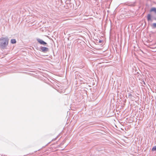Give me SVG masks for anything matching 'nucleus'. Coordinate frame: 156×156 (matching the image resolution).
<instances>
[{"mask_svg": "<svg viewBox=\"0 0 156 156\" xmlns=\"http://www.w3.org/2000/svg\"><path fill=\"white\" fill-rule=\"evenodd\" d=\"M37 40L38 42L41 45H44L45 46L47 44V43L40 38H37Z\"/></svg>", "mask_w": 156, "mask_h": 156, "instance_id": "4", "label": "nucleus"}, {"mask_svg": "<svg viewBox=\"0 0 156 156\" xmlns=\"http://www.w3.org/2000/svg\"><path fill=\"white\" fill-rule=\"evenodd\" d=\"M9 42V39L8 37H2L0 38V47L4 49L8 45Z\"/></svg>", "mask_w": 156, "mask_h": 156, "instance_id": "1", "label": "nucleus"}, {"mask_svg": "<svg viewBox=\"0 0 156 156\" xmlns=\"http://www.w3.org/2000/svg\"><path fill=\"white\" fill-rule=\"evenodd\" d=\"M16 41L15 39H12L11 40V43L12 44H16Z\"/></svg>", "mask_w": 156, "mask_h": 156, "instance_id": "6", "label": "nucleus"}, {"mask_svg": "<svg viewBox=\"0 0 156 156\" xmlns=\"http://www.w3.org/2000/svg\"><path fill=\"white\" fill-rule=\"evenodd\" d=\"M152 151H156V146H154L152 149L151 150Z\"/></svg>", "mask_w": 156, "mask_h": 156, "instance_id": "8", "label": "nucleus"}, {"mask_svg": "<svg viewBox=\"0 0 156 156\" xmlns=\"http://www.w3.org/2000/svg\"><path fill=\"white\" fill-rule=\"evenodd\" d=\"M150 12H153L156 14V8L152 7L150 10Z\"/></svg>", "mask_w": 156, "mask_h": 156, "instance_id": "5", "label": "nucleus"}, {"mask_svg": "<svg viewBox=\"0 0 156 156\" xmlns=\"http://www.w3.org/2000/svg\"><path fill=\"white\" fill-rule=\"evenodd\" d=\"M152 27L153 28H156V23H153L151 25Z\"/></svg>", "mask_w": 156, "mask_h": 156, "instance_id": "7", "label": "nucleus"}, {"mask_svg": "<svg viewBox=\"0 0 156 156\" xmlns=\"http://www.w3.org/2000/svg\"><path fill=\"white\" fill-rule=\"evenodd\" d=\"M147 19L148 22H152L153 20H156V17L152 16L150 14H148L147 16Z\"/></svg>", "mask_w": 156, "mask_h": 156, "instance_id": "3", "label": "nucleus"}, {"mask_svg": "<svg viewBox=\"0 0 156 156\" xmlns=\"http://www.w3.org/2000/svg\"><path fill=\"white\" fill-rule=\"evenodd\" d=\"M129 96H132V95H131V94H129Z\"/></svg>", "mask_w": 156, "mask_h": 156, "instance_id": "10", "label": "nucleus"}, {"mask_svg": "<svg viewBox=\"0 0 156 156\" xmlns=\"http://www.w3.org/2000/svg\"><path fill=\"white\" fill-rule=\"evenodd\" d=\"M102 41L101 40H99V43H101L102 42Z\"/></svg>", "mask_w": 156, "mask_h": 156, "instance_id": "9", "label": "nucleus"}, {"mask_svg": "<svg viewBox=\"0 0 156 156\" xmlns=\"http://www.w3.org/2000/svg\"><path fill=\"white\" fill-rule=\"evenodd\" d=\"M37 49L44 53H47L49 51L48 48L42 46H40L39 48H37Z\"/></svg>", "mask_w": 156, "mask_h": 156, "instance_id": "2", "label": "nucleus"}]
</instances>
